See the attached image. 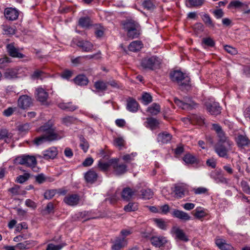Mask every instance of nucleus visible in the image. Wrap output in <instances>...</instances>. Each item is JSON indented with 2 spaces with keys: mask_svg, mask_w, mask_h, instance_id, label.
<instances>
[{
  "mask_svg": "<svg viewBox=\"0 0 250 250\" xmlns=\"http://www.w3.org/2000/svg\"><path fill=\"white\" fill-rule=\"evenodd\" d=\"M56 193V190L51 189L46 191L44 193V198L46 199H51Z\"/></svg>",
  "mask_w": 250,
  "mask_h": 250,
  "instance_id": "e2e57ef3",
  "label": "nucleus"
},
{
  "mask_svg": "<svg viewBox=\"0 0 250 250\" xmlns=\"http://www.w3.org/2000/svg\"><path fill=\"white\" fill-rule=\"evenodd\" d=\"M205 105L208 111L212 115L217 116L220 114L221 107L217 102L211 100L206 102Z\"/></svg>",
  "mask_w": 250,
  "mask_h": 250,
  "instance_id": "1a4fd4ad",
  "label": "nucleus"
},
{
  "mask_svg": "<svg viewBox=\"0 0 250 250\" xmlns=\"http://www.w3.org/2000/svg\"><path fill=\"white\" fill-rule=\"evenodd\" d=\"M241 186L243 191L246 193L250 195V187L246 182H242Z\"/></svg>",
  "mask_w": 250,
  "mask_h": 250,
  "instance_id": "774afa93",
  "label": "nucleus"
},
{
  "mask_svg": "<svg viewBox=\"0 0 250 250\" xmlns=\"http://www.w3.org/2000/svg\"><path fill=\"white\" fill-rule=\"evenodd\" d=\"M9 134L6 129H2L0 130V140H6L9 138Z\"/></svg>",
  "mask_w": 250,
  "mask_h": 250,
  "instance_id": "338daca9",
  "label": "nucleus"
},
{
  "mask_svg": "<svg viewBox=\"0 0 250 250\" xmlns=\"http://www.w3.org/2000/svg\"><path fill=\"white\" fill-rule=\"evenodd\" d=\"M30 174L28 173H24L23 175H20L17 178V182L22 184L26 181L29 178Z\"/></svg>",
  "mask_w": 250,
  "mask_h": 250,
  "instance_id": "4d7b16f0",
  "label": "nucleus"
},
{
  "mask_svg": "<svg viewBox=\"0 0 250 250\" xmlns=\"http://www.w3.org/2000/svg\"><path fill=\"white\" fill-rule=\"evenodd\" d=\"M189 120L192 124H197L200 125L204 124V118L200 114H191L189 116Z\"/></svg>",
  "mask_w": 250,
  "mask_h": 250,
  "instance_id": "2f4dec72",
  "label": "nucleus"
},
{
  "mask_svg": "<svg viewBox=\"0 0 250 250\" xmlns=\"http://www.w3.org/2000/svg\"><path fill=\"white\" fill-rule=\"evenodd\" d=\"M7 51L9 55L13 58H23L25 55L19 52V50L12 44H8L6 46Z\"/></svg>",
  "mask_w": 250,
  "mask_h": 250,
  "instance_id": "6ab92c4d",
  "label": "nucleus"
},
{
  "mask_svg": "<svg viewBox=\"0 0 250 250\" xmlns=\"http://www.w3.org/2000/svg\"><path fill=\"white\" fill-rule=\"evenodd\" d=\"M122 25L128 38L133 39L138 38L140 35L141 26L137 21L132 19H126L122 21Z\"/></svg>",
  "mask_w": 250,
  "mask_h": 250,
  "instance_id": "f03ea898",
  "label": "nucleus"
},
{
  "mask_svg": "<svg viewBox=\"0 0 250 250\" xmlns=\"http://www.w3.org/2000/svg\"><path fill=\"white\" fill-rule=\"evenodd\" d=\"M80 201V197L78 194H68L63 199V202L67 205L71 206H75L78 204Z\"/></svg>",
  "mask_w": 250,
  "mask_h": 250,
  "instance_id": "a211bd4d",
  "label": "nucleus"
},
{
  "mask_svg": "<svg viewBox=\"0 0 250 250\" xmlns=\"http://www.w3.org/2000/svg\"><path fill=\"white\" fill-rule=\"evenodd\" d=\"M76 120V118L72 116H67L62 119V122L66 125H68L73 123Z\"/></svg>",
  "mask_w": 250,
  "mask_h": 250,
  "instance_id": "680f3d73",
  "label": "nucleus"
},
{
  "mask_svg": "<svg viewBox=\"0 0 250 250\" xmlns=\"http://www.w3.org/2000/svg\"><path fill=\"white\" fill-rule=\"evenodd\" d=\"M137 155L136 152H132L131 154H127L124 155L122 157L123 160L126 163H129L134 160V158Z\"/></svg>",
  "mask_w": 250,
  "mask_h": 250,
  "instance_id": "864d4df0",
  "label": "nucleus"
},
{
  "mask_svg": "<svg viewBox=\"0 0 250 250\" xmlns=\"http://www.w3.org/2000/svg\"><path fill=\"white\" fill-rule=\"evenodd\" d=\"M11 62V59L7 56H4L0 59V69H3L7 66L8 63Z\"/></svg>",
  "mask_w": 250,
  "mask_h": 250,
  "instance_id": "603ef678",
  "label": "nucleus"
},
{
  "mask_svg": "<svg viewBox=\"0 0 250 250\" xmlns=\"http://www.w3.org/2000/svg\"><path fill=\"white\" fill-rule=\"evenodd\" d=\"M161 59L156 56L146 57L141 61V66L146 70H154L160 68Z\"/></svg>",
  "mask_w": 250,
  "mask_h": 250,
  "instance_id": "20e7f679",
  "label": "nucleus"
},
{
  "mask_svg": "<svg viewBox=\"0 0 250 250\" xmlns=\"http://www.w3.org/2000/svg\"><path fill=\"white\" fill-rule=\"evenodd\" d=\"M79 214L80 217L83 219L84 221L98 217V216L95 215L92 211H83L80 212Z\"/></svg>",
  "mask_w": 250,
  "mask_h": 250,
  "instance_id": "c9c22d12",
  "label": "nucleus"
},
{
  "mask_svg": "<svg viewBox=\"0 0 250 250\" xmlns=\"http://www.w3.org/2000/svg\"><path fill=\"white\" fill-rule=\"evenodd\" d=\"M187 192L188 188L186 185L179 184L175 185L173 192L175 198L178 199L183 198Z\"/></svg>",
  "mask_w": 250,
  "mask_h": 250,
  "instance_id": "ddd939ff",
  "label": "nucleus"
},
{
  "mask_svg": "<svg viewBox=\"0 0 250 250\" xmlns=\"http://www.w3.org/2000/svg\"><path fill=\"white\" fill-rule=\"evenodd\" d=\"M202 45L205 47V46L213 47L215 46V43L210 37L204 38L202 41Z\"/></svg>",
  "mask_w": 250,
  "mask_h": 250,
  "instance_id": "ea45409f",
  "label": "nucleus"
},
{
  "mask_svg": "<svg viewBox=\"0 0 250 250\" xmlns=\"http://www.w3.org/2000/svg\"><path fill=\"white\" fill-rule=\"evenodd\" d=\"M2 30L3 34L6 35H13L15 33L14 29L10 26L3 25Z\"/></svg>",
  "mask_w": 250,
  "mask_h": 250,
  "instance_id": "bf43d9fd",
  "label": "nucleus"
},
{
  "mask_svg": "<svg viewBox=\"0 0 250 250\" xmlns=\"http://www.w3.org/2000/svg\"><path fill=\"white\" fill-rule=\"evenodd\" d=\"M33 104L32 98L26 95L21 96L18 100V106L22 109H26Z\"/></svg>",
  "mask_w": 250,
  "mask_h": 250,
  "instance_id": "9b49d317",
  "label": "nucleus"
},
{
  "mask_svg": "<svg viewBox=\"0 0 250 250\" xmlns=\"http://www.w3.org/2000/svg\"><path fill=\"white\" fill-rule=\"evenodd\" d=\"M154 221L158 228L162 229H166V225L164 220L161 219H155Z\"/></svg>",
  "mask_w": 250,
  "mask_h": 250,
  "instance_id": "052dcab7",
  "label": "nucleus"
},
{
  "mask_svg": "<svg viewBox=\"0 0 250 250\" xmlns=\"http://www.w3.org/2000/svg\"><path fill=\"white\" fill-rule=\"evenodd\" d=\"M19 70L17 67L7 68L3 73L4 78L9 80L18 78Z\"/></svg>",
  "mask_w": 250,
  "mask_h": 250,
  "instance_id": "412c9836",
  "label": "nucleus"
},
{
  "mask_svg": "<svg viewBox=\"0 0 250 250\" xmlns=\"http://www.w3.org/2000/svg\"><path fill=\"white\" fill-rule=\"evenodd\" d=\"M84 178L87 182L92 184L97 180L98 174L93 170H90L85 173Z\"/></svg>",
  "mask_w": 250,
  "mask_h": 250,
  "instance_id": "c85d7f7f",
  "label": "nucleus"
},
{
  "mask_svg": "<svg viewBox=\"0 0 250 250\" xmlns=\"http://www.w3.org/2000/svg\"><path fill=\"white\" fill-rule=\"evenodd\" d=\"M171 233L177 241L180 240L184 242L189 241L188 236L182 229L179 228L173 227L171 229Z\"/></svg>",
  "mask_w": 250,
  "mask_h": 250,
  "instance_id": "f8f14e48",
  "label": "nucleus"
},
{
  "mask_svg": "<svg viewBox=\"0 0 250 250\" xmlns=\"http://www.w3.org/2000/svg\"><path fill=\"white\" fill-rule=\"evenodd\" d=\"M124 209L126 212L136 211L138 209V203L135 202H129L124 207Z\"/></svg>",
  "mask_w": 250,
  "mask_h": 250,
  "instance_id": "a19ab883",
  "label": "nucleus"
},
{
  "mask_svg": "<svg viewBox=\"0 0 250 250\" xmlns=\"http://www.w3.org/2000/svg\"><path fill=\"white\" fill-rule=\"evenodd\" d=\"M169 77L171 81L176 83L182 90L186 89L189 87V77L180 70L171 71L169 73Z\"/></svg>",
  "mask_w": 250,
  "mask_h": 250,
  "instance_id": "7ed1b4c3",
  "label": "nucleus"
},
{
  "mask_svg": "<svg viewBox=\"0 0 250 250\" xmlns=\"http://www.w3.org/2000/svg\"><path fill=\"white\" fill-rule=\"evenodd\" d=\"M205 0H186V5L188 8H198L202 6Z\"/></svg>",
  "mask_w": 250,
  "mask_h": 250,
  "instance_id": "473e14b6",
  "label": "nucleus"
},
{
  "mask_svg": "<svg viewBox=\"0 0 250 250\" xmlns=\"http://www.w3.org/2000/svg\"><path fill=\"white\" fill-rule=\"evenodd\" d=\"M92 25L90 18L88 17H83L79 20V25L83 28H88Z\"/></svg>",
  "mask_w": 250,
  "mask_h": 250,
  "instance_id": "e433bc0d",
  "label": "nucleus"
},
{
  "mask_svg": "<svg viewBox=\"0 0 250 250\" xmlns=\"http://www.w3.org/2000/svg\"><path fill=\"white\" fill-rule=\"evenodd\" d=\"M244 5V3L239 0L231 1L228 6V8H231V7H234L235 8H239L243 7Z\"/></svg>",
  "mask_w": 250,
  "mask_h": 250,
  "instance_id": "5fc2aeb1",
  "label": "nucleus"
},
{
  "mask_svg": "<svg viewBox=\"0 0 250 250\" xmlns=\"http://www.w3.org/2000/svg\"><path fill=\"white\" fill-rule=\"evenodd\" d=\"M173 151L175 157H178L185 151V146L182 144H179L175 148L173 149Z\"/></svg>",
  "mask_w": 250,
  "mask_h": 250,
  "instance_id": "49530a36",
  "label": "nucleus"
},
{
  "mask_svg": "<svg viewBox=\"0 0 250 250\" xmlns=\"http://www.w3.org/2000/svg\"><path fill=\"white\" fill-rule=\"evenodd\" d=\"M143 7L149 11H153L156 6L151 0H146L142 3Z\"/></svg>",
  "mask_w": 250,
  "mask_h": 250,
  "instance_id": "de8ad7c7",
  "label": "nucleus"
},
{
  "mask_svg": "<svg viewBox=\"0 0 250 250\" xmlns=\"http://www.w3.org/2000/svg\"><path fill=\"white\" fill-rule=\"evenodd\" d=\"M151 242L156 247L161 248V250H169L171 248L170 243L163 236H153Z\"/></svg>",
  "mask_w": 250,
  "mask_h": 250,
  "instance_id": "423d86ee",
  "label": "nucleus"
},
{
  "mask_svg": "<svg viewBox=\"0 0 250 250\" xmlns=\"http://www.w3.org/2000/svg\"><path fill=\"white\" fill-rule=\"evenodd\" d=\"M211 129L214 130L219 138V141H226V134L222 127L218 124H213Z\"/></svg>",
  "mask_w": 250,
  "mask_h": 250,
  "instance_id": "b1692460",
  "label": "nucleus"
},
{
  "mask_svg": "<svg viewBox=\"0 0 250 250\" xmlns=\"http://www.w3.org/2000/svg\"><path fill=\"white\" fill-rule=\"evenodd\" d=\"M95 88L99 91H105L107 89V83L103 81H98L94 83Z\"/></svg>",
  "mask_w": 250,
  "mask_h": 250,
  "instance_id": "58836bf2",
  "label": "nucleus"
},
{
  "mask_svg": "<svg viewBox=\"0 0 250 250\" xmlns=\"http://www.w3.org/2000/svg\"><path fill=\"white\" fill-rule=\"evenodd\" d=\"M76 44L84 52H90L93 47V44L90 42L83 40H78Z\"/></svg>",
  "mask_w": 250,
  "mask_h": 250,
  "instance_id": "4be33fe9",
  "label": "nucleus"
},
{
  "mask_svg": "<svg viewBox=\"0 0 250 250\" xmlns=\"http://www.w3.org/2000/svg\"><path fill=\"white\" fill-rule=\"evenodd\" d=\"M112 243L111 249L112 250H120L127 245V240L125 238H121V237L119 236L112 241Z\"/></svg>",
  "mask_w": 250,
  "mask_h": 250,
  "instance_id": "2eb2a0df",
  "label": "nucleus"
},
{
  "mask_svg": "<svg viewBox=\"0 0 250 250\" xmlns=\"http://www.w3.org/2000/svg\"><path fill=\"white\" fill-rule=\"evenodd\" d=\"M142 198L144 200H148L151 198L153 195L152 190L149 189H143L141 190Z\"/></svg>",
  "mask_w": 250,
  "mask_h": 250,
  "instance_id": "79ce46f5",
  "label": "nucleus"
},
{
  "mask_svg": "<svg viewBox=\"0 0 250 250\" xmlns=\"http://www.w3.org/2000/svg\"><path fill=\"white\" fill-rule=\"evenodd\" d=\"M143 44L140 41H135L132 42L128 45V49L132 52H137L143 47Z\"/></svg>",
  "mask_w": 250,
  "mask_h": 250,
  "instance_id": "c756f323",
  "label": "nucleus"
},
{
  "mask_svg": "<svg viewBox=\"0 0 250 250\" xmlns=\"http://www.w3.org/2000/svg\"><path fill=\"white\" fill-rule=\"evenodd\" d=\"M58 107L68 111H73L78 108L77 105L72 104L71 102L60 103L58 104Z\"/></svg>",
  "mask_w": 250,
  "mask_h": 250,
  "instance_id": "7c9ffc66",
  "label": "nucleus"
},
{
  "mask_svg": "<svg viewBox=\"0 0 250 250\" xmlns=\"http://www.w3.org/2000/svg\"><path fill=\"white\" fill-rule=\"evenodd\" d=\"M210 178L217 184H228L229 180L224 177L220 169H215L210 172Z\"/></svg>",
  "mask_w": 250,
  "mask_h": 250,
  "instance_id": "9d476101",
  "label": "nucleus"
},
{
  "mask_svg": "<svg viewBox=\"0 0 250 250\" xmlns=\"http://www.w3.org/2000/svg\"><path fill=\"white\" fill-rule=\"evenodd\" d=\"M42 154V156L38 155V157L42 158L45 160L53 159L57 156L58 150L56 147H51L43 151Z\"/></svg>",
  "mask_w": 250,
  "mask_h": 250,
  "instance_id": "4468645a",
  "label": "nucleus"
},
{
  "mask_svg": "<svg viewBox=\"0 0 250 250\" xmlns=\"http://www.w3.org/2000/svg\"><path fill=\"white\" fill-rule=\"evenodd\" d=\"M114 171L116 175H121L125 173L126 171L127 167L125 164H114Z\"/></svg>",
  "mask_w": 250,
  "mask_h": 250,
  "instance_id": "72a5a7b5",
  "label": "nucleus"
},
{
  "mask_svg": "<svg viewBox=\"0 0 250 250\" xmlns=\"http://www.w3.org/2000/svg\"><path fill=\"white\" fill-rule=\"evenodd\" d=\"M18 109L17 107H9L3 111V115L6 117H9Z\"/></svg>",
  "mask_w": 250,
  "mask_h": 250,
  "instance_id": "6e6d98bb",
  "label": "nucleus"
},
{
  "mask_svg": "<svg viewBox=\"0 0 250 250\" xmlns=\"http://www.w3.org/2000/svg\"><path fill=\"white\" fill-rule=\"evenodd\" d=\"M172 215L181 220L187 221L191 219V216L187 212L178 209H174Z\"/></svg>",
  "mask_w": 250,
  "mask_h": 250,
  "instance_id": "5701e85b",
  "label": "nucleus"
},
{
  "mask_svg": "<svg viewBox=\"0 0 250 250\" xmlns=\"http://www.w3.org/2000/svg\"><path fill=\"white\" fill-rule=\"evenodd\" d=\"M194 216L195 218L200 219L204 217L206 215V213L204 210L201 208H197L195 210Z\"/></svg>",
  "mask_w": 250,
  "mask_h": 250,
  "instance_id": "8fccbe9b",
  "label": "nucleus"
},
{
  "mask_svg": "<svg viewBox=\"0 0 250 250\" xmlns=\"http://www.w3.org/2000/svg\"><path fill=\"white\" fill-rule=\"evenodd\" d=\"M16 163L22 165H25L32 169L35 168L37 162L36 158L32 155L24 154L17 157L16 158Z\"/></svg>",
  "mask_w": 250,
  "mask_h": 250,
  "instance_id": "39448f33",
  "label": "nucleus"
},
{
  "mask_svg": "<svg viewBox=\"0 0 250 250\" xmlns=\"http://www.w3.org/2000/svg\"><path fill=\"white\" fill-rule=\"evenodd\" d=\"M73 81L76 84L80 86L86 85L89 82L86 76L83 74L78 75L73 79Z\"/></svg>",
  "mask_w": 250,
  "mask_h": 250,
  "instance_id": "cd10ccee",
  "label": "nucleus"
},
{
  "mask_svg": "<svg viewBox=\"0 0 250 250\" xmlns=\"http://www.w3.org/2000/svg\"><path fill=\"white\" fill-rule=\"evenodd\" d=\"M65 246V243H61L58 244L49 243L47 245L45 250H61Z\"/></svg>",
  "mask_w": 250,
  "mask_h": 250,
  "instance_id": "c03bdc74",
  "label": "nucleus"
},
{
  "mask_svg": "<svg viewBox=\"0 0 250 250\" xmlns=\"http://www.w3.org/2000/svg\"><path fill=\"white\" fill-rule=\"evenodd\" d=\"M39 129L43 132V134L33 141H56L61 139L63 136V133L53 128L52 124L49 122L41 126Z\"/></svg>",
  "mask_w": 250,
  "mask_h": 250,
  "instance_id": "f257e3e1",
  "label": "nucleus"
},
{
  "mask_svg": "<svg viewBox=\"0 0 250 250\" xmlns=\"http://www.w3.org/2000/svg\"><path fill=\"white\" fill-rule=\"evenodd\" d=\"M36 97L37 100L42 103H45L48 97V93L46 91H45L43 88L42 87L38 88L36 90Z\"/></svg>",
  "mask_w": 250,
  "mask_h": 250,
  "instance_id": "393cba45",
  "label": "nucleus"
},
{
  "mask_svg": "<svg viewBox=\"0 0 250 250\" xmlns=\"http://www.w3.org/2000/svg\"><path fill=\"white\" fill-rule=\"evenodd\" d=\"M157 139L158 141H171L172 135L167 132H163L158 134Z\"/></svg>",
  "mask_w": 250,
  "mask_h": 250,
  "instance_id": "a18cd8bd",
  "label": "nucleus"
},
{
  "mask_svg": "<svg viewBox=\"0 0 250 250\" xmlns=\"http://www.w3.org/2000/svg\"><path fill=\"white\" fill-rule=\"evenodd\" d=\"M98 167L102 171H106L108 169L109 167V164L107 162H104L102 160L98 162Z\"/></svg>",
  "mask_w": 250,
  "mask_h": 250,
  "instance_id": "13d9d810",
  "label": "nucleus"
},
{
  "mask_svg": "<svg viewBox=\"0 0 250 250\" xmlns=\"http://www.w3.org/2000/svg\"><path fill=\"white\" fill-rule=\"evenodd\" d=\"M142 100L143 104L145 105H147L152 102V98L150 94L148 93H144L142 95Z\"/></svg>",
  "mask_w": 250,
  "mask_h": 250,
  "instance_id": "3c124183",
  "label": "nucleus"
},
{
  "mask_svg": "<svg viewBox=\"0 0 250 250\" xmlns=\"http://www.w3.org/2000/svg\"><path fill=\"white\" fill-rule=\"evenodd\" d=\"M4 16L9 21H15L18 18L19 12L15 8H6L4 10Z\"/></svg>",
  "mask_w": 250,
  "mask_h": 250,
  "instance_id": "aec40b11",
  "label": "nucleus"
},
{
  "mask_svg": "<svg viewBox=\"0 0 250 250\" xmlns=\"http://www.w3.org/2000/svg\"><path fill=\"white\" fill-rule=\"evenodd\" d=\"M236 144L240 150L243 153H246L250 150V142H236ZM248 159L250 161V156Z\"/></svg>",
  "mask_w": 250,
  "mask_h": 250,
  "instance_id": "f704fd0d",
  "label": "nucleus"
},
{
  "mask_svg": "<svg viewBox=\"0 0 250 250\" xmlns=\"http://www.w3.org/2000/svg\"><path fill=\"white\" fill-rule=\"evenodd\" d=\"M215 244L221 250H234L233 248L231 245L226 243L224 239L216 238Z\"/></svg>",
  "mask_w": 250,
  "mask_h": 250,
  "instance_id": "bb28decb",
  "label": "nucleus"
},
{
  "mask_svg": "<svg viewBox=\"0 0 250 250\" xmlns=\"http://www.w3.org/2000/svg\"><path fill=\"white\" fill-rule=\"evenodd\" d=\"M224 48L226 52L231 55H235L237 53V50L236 48L232 47L231 46L226 45L224 46Z\"/></svg>",
  "mask_w": 250,
  "mask_h": 250,
  "instance_id": "0e129e2a",
  "label": "nucleus"
},
{
  "mask_svg": "<svg viewBox=\"0 0 250 250\" xmlns=\"http://www.w3.org/2000/svg\"><path fill=\"white\" fill-rule=\"evenodd\" d=\"M202 19L205 24L209 27H214V24L213 23L211 18L208 14H204L202 16Z\"/></svg>",
  "mask_w": 250,
  "mask_h": 250,
  "instance_id": "37998d69",
  "label": "nucleus"
},
{
  "mask_svg": "<svg viewBox=\"0 0 250 250\" xmlns=\"http://www.w3.org/2000/svg\"><path fill=\"white\" fill-rule=\"evenodd\" d=\"M229 142H219L215 146V152L220 157H228V152L230 149Z\"/></svg>",
  "mask_w": 250,
  "mask_h": 250,
  "instance_id": "0eeeda50",
  "label": "nucleus"
},
{
  "mask_svg": "<svg viewBox=\"0 0 250 250\" xmlns=\"http://www.w3.org/2000/svg\"><path fill=\"white\" fill-rule=\"evenodd\" d=\"M136 192L135 189H133L128 187L125 188L122 191V197L124 200L128 201L132 198Z\"/></svg>",
  "mask_w": 250,
  "mask_h": 250,
  "instance_id": "a878e982",
  "label": "nucleus"
},
{
  "mask_svg": "<svg viewBox=\"0 0 250 250\" xmlns=\"http://www.w3.org/2000/svg\"><path fill=\"white\" fill-rule=\"evenodd\" d=\"M174 102L177 106L183 109L191 110L198 106V104L189 98H185V101H183L175 97L174 99Z\"/></svg>",
  "mask_w": 250,
  "mask_h": 250,
  "instance_id": "6e6552de",
  "label": "nucleus"
},
{
  "mask_svg": "<svg viewBox=\"0 0 250 250\" xmlns=\"http://www.w3.org/2000/svg\"><path fill=\"white\" fill-rule=\"evenodd\" d=\"M18 129L20 132H26L30 129V125L27 123L18 126Z\"/></svg>",
  "mask_w": 250,
  "mask_h": 250,
  "instance_id": "69168bd1",
  "label": "nucleus"
},
{
  "mask_svg": "<svg viewBox=\"0 0 250 250\" xmlns=\"http://www.w3.org/2000/svg\"><path fill=\"white\" fill-rule=\"evenodd\" d=\"M160 110L161 107L160 105L157 103H153L147 108L146 111L152 115H156L160 113Z\"/></svg>",
  "mask_w": 250,
  "mask_h": 250,
  "instance_id": "4c0bfd02",
  "label": "nucleus"
},
{
  "mask_svg": "<svg viewBox=\"0 0 250 250\" xmlns=\"http://www.w3.org/2000/svg\"><path fill=\"white\" fill-rule=\"evenodd\" d=\"M139 104L137 101L130 97L126 99V109L129 112L135 113L138 110Z\"/></svg>",
  "mask_w": 250,
  "mask_h": 250,
  "instance_id": "f3484780",
  "label": "nucleus"
},
{
  "mask_svg": "<svg viewBox=\"0 0 250 250\" xmlns=\"http://www.w3.org/2000/svg\"><path fill=\"white\" fill-rule=\"evenodd\" d=\"M183 161L187 164H193L196 163V158L190 154H186L183 157Z\"/></svg>",
  "mask_w": 250,
  "mask_h": 250,
  "instance_id": "09e8293b",
  "label": "nucleus"
},
{
  "mask_svg": "<svg viewBox=\"0 0 250 250\" xmlns=\"http://www.w3.org/2000/svg\"><path fill=\"white\" fill-rule=\"evenodd\" d=\"M145 126L151 130H154L159 128L160 122L157 119L153 117H148L144 123Z\"/></svg>",
  "mask_w": 250,
  "mask_h": 250,
  "instance_id": "dca6fc26",
  "label": "nucleus"
}]
</instances>
